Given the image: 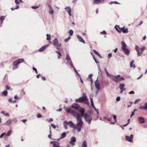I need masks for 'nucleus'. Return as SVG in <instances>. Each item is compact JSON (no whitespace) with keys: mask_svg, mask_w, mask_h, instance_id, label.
<instances>
[{"mask_svg":"<svg viewBox=\"0 0 147 147\" xmlns=\"http://www.w3.org/2000/svg\"><path fill=\"white\" fill-rule=\"evenodd\" d=\"M77 121V124L76 125V127L77 130V132H79L81 131V129L83 124V121L80 115L76 117Z\"/></svg>","mask_w":147,"mask_h":147,"instance_id":"f257e3e1","label":"nucleus"},{"mask_svg":"<svg viewBox=\"0 0 147 147\" xmlns=\"http://www.w3.org/2000/svg\"><path fill=\"white\" fill-rule=\"evenodd\" d=\"M120 76L119 75L116 76L112 75L110 78L112 79L115 82L118 83L119 82L124 80V77H120Z\"/></svg>","mask_w":147,"mask_h":147,"instance_id":"f03ea898","label":"nucleus"},{"mask_svg":"<svg viewBox=\"0 0 147 147\" xmlns=\"http://www.w3.org/2000/svg\"><path fill=\"white\" fill-rule=\"evenodd\" d=\"M24 60L23 59H19L16 60L14 61L13 64V67L12 69H16L18 67V65L24 62Z\"/></svg>","mask_w":147,"mask_h":147,"instance_id":"7ed1b4c3","label":"nucleus"},{"mask_svg":"<svg viewBox=\"0 0 147 147\" xmlns=\"http://www.w3.org/2000/svg\"><path fill=\"white\" fill-rule=\"evenodd\" d=\"M63 108L65 111L70 113V114L75 117L76 118L77 117H78V116H80V115L78 113H77L75 111H71V109L67 108H66L65 107H64Z\"/></svg>","mask_w":147,"mask_h":147,"instance_id":"20e7f679","label":"nucleus"},{"mask_svg":"<svg viewBox=\"0 0 147 147\" xmlns=\"http://www.w3.org/2000/svg\"><path fill=\"white\" fill-rule=\"evenodd\" d=\"M135 49L137 53V55L138 56H140L141 55L143 52L145 50V47H144L140 48L137 45H136Z\"/></svg>","mask_w":147,"mask_h":147,"instance_id":"39448f33","label":"nucleus"},{"mask_svg":"<svg viewBox=\"0 0 147 147\" xmlns=\"http://www.w3.org/2000/svg\"><path fill=\"white\" fill-rule=\"evenodd\" d=\"M84 118L85 121L89 124L90 123L92 118L90 115H88L87 113H85L84 115Z\"/></svg>","mask_w":147,"mask_h":147,"instance_id":"423d86ee","label":"nucleus"},{"mask_svg":"<svg viewBox=\"0 0 147 147\" xmlns=\"http://www.w3.org/2000/svg\"><path fill=\"white\" fill-rule=\"evenodd\" d=\"M66 59L67 61L66 64L69 65L71 67H73V64L71 61L70 57L67 54Z\"/></svg>","mask_w":147,"mask_h":147,"instance_id":"0eeeda50","label":"nucleus"},{"mask_svg":"<svg viewBox=\"0 0 147 147\" xmlns=\"http://www.w3.org/2000/svg\"><path fill=\"white\" fill-rule=\"evenodd\" d=\"M134 135L131 134L130 136H125V138L127 141L131 143H132L133 142V139L134 138Z\"/></svg>","mask_w":147,"mask_h":147,"instance_id":"6e6552de","label":"nucleus"},{"mask_svg":"<svg viewBox=\"0 0 147 147\" xmlns=\"http://www.w3.org/2000/svg\"><path fill=\"white\" fill-rule=\"evenodd\" d=\"M86 96H83L79 98H77L76 100V102H84V100L86 98Z\"/></svg>","mask_w":147,"mask_h":147,"instance_id":"1a4fd4ad","label":"nucleus"},{"mask_svg":"<svg viewBox=\"0 0 147 147\" xmlns=\"http://www.w3.org/2000/svg\"><path fill=\"white\" fill-rule=\"evenodd\" d=\"M67 125H69V127L71 128H74V130L75 129H76V125H75L72 121H69V122H67Z\"/></svg>","mask_w":147,"mask_h":147,"instance_id":"9d476101","label":"nucleus"},{"mask_svg":"<svg viewBox=\"0 0 147 147\" xmlns=\"http://www.w3.org/2000/svg\"><path fill=\"white\" fill-rule=\"evenodd\" d=\"M72 108L75 109L77 110H78L80 108V107L77 104L74 103L71 106Z\"/></svg>","mask_w":147,"mask_h":147,"instance_id":"9b49d317","label":"nucleus"},{"mask_svg":"<svg viewBox=\"0 0 147 147\" xmlns=\"http://www.w3.org/2000/svg\"><path fill=\"white\" fill-rule=\"evenodd\" d=\"M53 45L57 47V49H58V40L57 38H55L53 41Z\"/></svg>","mask_w":147,"mask_h":147,"instance_id":"f8f14e48","label":"nucleus"},{"mask_svg":"<svg viewBox=\"0 0 147 147\" xmlns=\"http://www.w3.org/2000/svg\"><path fill=\"white\" fill-rule=\"evenodd\" d=\"M76 141V139L75 137H72L71 139V141L69 142V143L71 144L72 146L75 145V144L74 143Z\"/></svg>","mask_w":147,"mask_h":147,"instance_id":"ddd939ff","label":"nucleus"},{"mask_svg":"<svg viewBox=\"0 0 147 147\" xmlns=\"http://www.w3.org/2000/svg\"><path fill=\"white\" fill-rule=\"evenodd\" d=\"M79 112H80L81 113V116H84V113L85 112V110L84 108L80 107V108L78 110Z\"/></svg>","mask_w":147,"mask_h":147,"instance_id":"4468645a","label":"nucleus"},{"mask_svg":"<svg viewBox=\"0 0 147 147\" xmlns=\"http://www.w3.org/2000/svg\"><path fill=\"white\" fill-rule=\"evenodd\" d=\"M49 46V45L48 44L45 45L42 47L41 48H40L38 50V51L39 52H41L43 51H44L45 49L48 47Z\"/></svg>","mask_w":147,"mask_h":147,"instance_id":"2eb2a0df","label":"nucleus"},{"mask_svg":"<svg viewBox=\"0 0 147 147\" xmlns=\"http://www.w3.org/2000/svg\"><path fill=\"white\" fill-rule=\"evenodd\" d=\"M95 87L96 89L98 90V91L100 88V85L98 83V78H97V80H96L95 82Z\"/></svg>","mask_w":147,"mask_h":147,"instance_id":"dca6fc26","label":"nucleus"},{"mask_svg":"<svg viewBox=\"0 0 147 147\" xmlns=\"http://www.w3.org/2000/svg\"><path fill=\"white\" fill-rule=\"evenodd\" d=\"M51 143H52L53 144V147H59V144L57 142L54 141L51 142Z\"/></svg>","mask_w":147,"mask_h":147,"instance_id":"f3484780","label":"nucleus"},{"mask_svg":"<svg viewBox=\"0 0 147 147\" xmlns=\"http://www.w3.org/2000/svg\"><path fill=\"white\" fill-rule=\"evenodd\" d=\"M48 7L49 8V12L51 14H53L54 13V11L52 7L50 5H48Z\"/></svg>","mask_w":147,"mask_h":147,"instance_id":"a211bd4d","label":"nucleus"},{"mask_svg":"<svg viewBox=\"0 0 147 147\" xmlns=\"http://www.w3.org/2000/svg\"><path fill=\"white\" fill-rule=\"evenodd\" d=\"M77 37L79 41L83 43L84 44H85V42L84 39L81 36L78 35L77 36Z\"/></svg>","mask_w":147,"mask_h":147,"instance_id":"6ab92c4d","label":"nucleus"},{"mask_svg":"<svg viewBox=\"0 0 147 147\" xmlns=\"http://www.w3.org/2000/svg\"><path fill=\"white\" fill-rule=\"evenodd\" d=\"M121 47L122 50L127 48V45L124 41H122L121 42Z\"/></svg>","mask_w":147,"mask_h":147,"instance_id":"aec40b11","label":"nucleus"},{"mask_svg":"<svg viewBox=\"0 0 147 147\" xmlns=\"http://www.w3.org/2000/svg\"><path fill=\"white\" fill-rule=\"evenodd\" d=\"M138 120L139 123H142L145 122L144 118L142 117H140L138 118Z\"/></svg>","mask_w":147,"mask_h":147,"instance_id":"412c9836","label":"nucleus"},{"mask_svg":"<svg viewBox=\"0 0 147 147\" xmlns=\"http://www.w3.org/2000/svg\"><path fill=\"white\" fill-rule=\"evenodd\" d=\"M124 53L127 55H129L130 54V51L128 49L126 48L122 50Z\"/></svg>","mask_w":147,"mask_h":147,"instance_id":"4be33fe9","label":"nucleus"},{"mask_svg":"<svg viewBox=\"0 0 147 147\" xmlns=\"http://www.w3.org/2000/svg\"><path fill=\"white\" fill-rule=\"evenodd\" d=\"M6 16H1L0 18V21L1 22V24H2L3 23V21L5 20V19Z\"/></svg>","mask_w":147,"mask_h":147,"instance_id":"5701e85b","label":"nucleus"},{"mask_svg":"<svg viewBox=\"0 0 147 147\" xmlns=\"http://www.w3.org/2000/svg\"><path fill=\"white\" fill-rule=\"evenodd\" d=\"M11 123V120L9 119L7 120L5 123V125L8 126L10 125Z\"/></svg>","mask_w":147,"mask_h":147,"instance_id":"b1692460","label":"nucleus"},{"mask_svg":"<svg viewBox=\"0 0 147 147\" xmlns=\"http://www.w3.org/2000/svg\"><path fill=\"white\" fill-rule=\"evenodd\" d=\"M120 29L122 30V32L124 33H127L128 32L127 28H124L123 27L121 28Z\"/></svg>","mask_w":147,"mask_h":147,"instance_id":"393cba45","label":"nucleus"},{"mask_svg":"<svg viewBox=\"0 0 147 147\" xmlns=\"http://www.w3.org/2000/svg\"><path fill=\"white\" fill-rule=\"evenodd\" d=\"M104 0H94L93 1L94 4H98L100 2L104 1Z\"/></svg>","mask_w":147,"mask_h":147,"instance_id":"a878e982","label":"nucleus"},{"mask_svg":"<svg viewBox=\"0 0 147 147\" xmlns=\"http://www.w3.org/2000/svg\"><path fill=\"white\" fill-rule=\"evenodd\" d=\"M67 124H67V121H64V122H63L64 126V128L66 129H67V128H68L67 126V125H68Z\"/></svg>","mask_w":147,"mask_h":147,"instance_id":"bb28decb","label":"nucleus"},{"mask_svg":"<svg viewBox=\"0 0 147 147\" xmlns=\"http://www.w3.org/2000/svg\"><path fill=\"white\" fill-rule=\"evenodd\" d=\"M82 147H87V142L86 140L83 142Z\"/></svg>","mask_w":147,"mask_h":147,"instance_id":"cd10ccee","label":"nucleus"},{"mask_svg":"<svg viewBox=\"0 0 147 147\" xmlns=\"http://www.w3.org/2000/svg\"><path fill=\"white\" fill-rule=\"evenodd\" d=\"M98 75L99 76H102V71L100 69V67L99 66L98 67Z\"/></svg>","mask_w":147,"mask_h":147,"instance_id":"c85d7f7f","label":"nucleus"},{"mask_svg":"<svg viewBox=\"0 0 147 147\" xmlns=\"http://www.w3.org/2000/svg\"><path fill=\"white\" fill-rule=\"evenodd\" d=\"M64 9L68 12L71 10V8L70 7H66L64 8Z\"/></svg>","mask_w":147,"mask_h":147,"instance_id":"c756f323","label":"nucleus"},{"mask_svg":"<svg viewBox=\"0 0 147 147\" xmlns=\"http://www.w3.org/2000/svg\"><path fill=\"white\" fill-rule=\"evenodd\" d=\"M66 134L65 132L63 133L61 135L60 139H63L65 138L66 136Z\"/></svg>","mask_w":147,"mask_h":147,"instance_id":"7c9ffc66","label":"nucleus"},{"mask_svg":"<svg viewBox=\"0 0 147 147\" xmlns=\"http://www.w3.org/2000/svg\"><path fill=\"white\" fill-rule=\"evenodd\" d=\"M47 40L49 41L50 40L51 38V36L50 34H47Z\"/></svg>","mask_w":147,"mask_h":147,"instance_id":"2f4dec72","label":"nucleus"},{"mask_svg":"<svg viewBox=\"0 0 147 147\" xmlns=\"http://www.w3.org/2000/svg\"><path fill=\"white\" fill-rule=\"evenodd\" d=\"M90 99H91V106L92 107H94V106L93 101V98H91Z\"/></svg>","mask_w":147,"mask_h":147,"instance_id":"473e14b6","label":"nucleus"},{"mask_svg":"<svg viewBox=\"0 0 147 147\" xmlns=\"http://www.w3.org/2000/svg\"><path fill=\"white\" fill-rule=\"evenodd\" d=\"M125 86V84H119V87L120 89H121L124 88V87Z\"/></svg>","mask_w":147,"mask_h":147,"instance_id":"72a5a7b5","label":"nucleus"},{"mask_svg":"<svg viewBox=\"0 0 147 147\" xmlns=\"http://www.w3.org/2000/svg\"><path fill=\"white\" fill-rule=\"evenodd\" d=\"M93 52L96 55H98L99 57H101V55L95 50H94Z\"/></svg>","mask_w":147,"mask_h":147,"instance_id":"f704fd0d","label":"nucleus"},{"mask_svg":"<svg viewBox=\"0 0 147 147\" xmlns=\"http://www.w3.org/2000/svg\"><path fill=\"white\" fill-rule=\"evenodd\" d=\"M105 72H106L107 76H108L109 77V78H110L111 77V76L112 75H111L107 71L106 68L105 69Z\"/></svg>","mask_w":147,"mask_h":147,"instance_id":"c9c22d12","label":"nucleus"},{"mask_svg":"<svg viewBox=\"0 0 147 147\" xmlns=\"http://www.w3.org/2000/svg\"><path fill=\"white\" fill-rule=\"evenodd\" d=\"M83 102H84L85 104L86 105H88V104H89V102L88 101V100L87 97L86 98V99H85V100H84Z\"/></svg>","mask_w":147,"mask_h":147,"instance_id":"e433bc0d","label":"nucleus"},{"mask_svg":"<svg viewBox=\"0 0 147 147\" xmlns=\"http://www.w3.org/2000/svg\"><path fill=\"white\" fill-rule=\"evenodd\" d=\"M11 132L12 131L11 130H10L7 132V133L6 134V135L7 136H9L11 135Z\"/></svg>","mask_w":147,"mask_h":147,"instance_id":"4c0bfd02","label":"nucleus"},{"mask_svg":"<svg viewBox=\"0 0 147 147\" xmlns=\"http://www.w3.org/2000/svg\"><path fill=\"white\" fill-rule=\"evenodd\" d=\"M110 4H111L113 3L115 4H119L120 3L116 1H111L109 3Z\"/></svg>","mask_w":147,"mask_h":147,"instance_id":"58836bf2","label":"nucleus"},{"mask_svg":"<svg viewBox=\"0 0 147 147\" xmlns=\"http://www.w3.org/2000/svg\"><path fill=\"white\" fill-rule=\"evenodd\" d=\"M7 92L5 90H4V91L3 93H2V94H3V95L5 96H6L7 95Z\"/></svg>","mask_w":147,"mask_h":147,"instance_id":"ea45409f","label":"nucleus"},{"mask_svg":"<svg viewBox=\"0 0 147 147\" xmlns=\"http://www.w3.org/2000/svg\"><path fill=\"white\" fill-rule=\"evenodd\" d=\"M69 33L70 35H71V36L72 35L73 33V31L72 30H70L69 31Z\"/></svg>","mask_w":147,"mask_h":147,"instance_id":"a19ab883","label":"nucleus"},{"mask_svg":"<svg viewBox=\"0 0 147 147\" xmlns=\"http://www.w3.org/2000/svg\"><path fill=\"white\" fill-rule=\"evenodd\" d=\"M70 38H71V37L69 36L67 38L65 39L64 40L65 41V42H67L70 39Z\"/></svg>","mask_w":147,"mask_h":147,"instance_id":"79ce46f5","label":"nucleus"},{"mask_svg":"<svg viewBox=\"0 0 147 147\" xmlns=\"http://www.w3.org/2000/svg\"><path fill=\"white\" fill-rule=\"evenodd\" d=\"M134 62V60H133L132 61L130 62V67H133V64Z\"/></svg>","mask_w":147,"mask_h":147,"instance_id":"37998d69","label":"nucleus"},{"mask_svg":"<svg viewBox=\"0 0 147 147\" xmlns=\"http://www.w3.org/2000/svg\"><path fill=\"white\" fill-rule=\"evenodd\" d=\"M117 26L119 28H120V27H119V26L116 25L115 27V28L118 31V32H120L121 31L118 29L117 27Z\"/></svg>","mask_w":147,"mask_h":147,"instance_id":"c03bdc74","label":"nucleus"},{"mask_svg":"<svg viewBox=\"0 0 147 147\" xmlns=\"http://www.w3.org/2000/svg\"><path fill=\"white\" fill-rule=\"evenodd\" d=\"M6 135V133H2L1 135H0V138H2L3 137V136Z\"/></svg>","mask_w":147,"mask_h":147,"instance_id":"a18cd8bd","label":"nucleus"},{"mask_svg":"<svg viewBox=\"0 0 147 147\" xmlns=\"http://www.w3.org/2000/svg\"><path fill=\"white\" fill-rule=\"evenodd\" d=\"M140 101V99H136L135 101H134V104H136L137 102H138Z\"/></svg>","mask_w":147,"mask_h":147,"instance_id":"49530a36","label":"nucleus"},{"mask_svg":"<svg viewBox=\"0 0 147 147\" xmlns=\"http://www.w3.org/2000/svg\"><path fill=\"white\" fill-rule=\"evenodd\" d=\"M144 109L145 110L147 109V102L144 104Z\"/></svg>","mask_w":147,"mask_h":147,"instance_id":"de8ad7c7","label":"nucleus"},{"mask_svg":"<svg viewBox=\"0 0 147 147\" xmlns=\"http://www.w3.org/2000/svg\"><path fill=\"white\" fill-rule=\"evenodd\" d=\"M105 119H106L108 121H110L111 119V118L107 117H104Z\"/></svg>","mask_w":147,"mask_h":147,"instance_id":"09e8293b","label":"nucleus"},{"mask_svg":"<svg viewBox=\"0 0 147 147\" xmlns=\"http://www.w3.org/2000/svg\"><path fill=\"white\" fill-rule=\"evenodd\" d=\"M112 56V54L111 53H109L108 54L107 57L108 59H110Z\"/></svg>","mask_w":147,"mask_h":147,"instance_id":"8fccbe9b","label":"nucleus"},{"mask_svg":"<svg viewBox=\"0 0 147 147\" xmlns=\"http://www.w3.org/2000/svg\"><path fill=\"white\" fill-rule=\"evenodd\" d=\"M13 121L14 122V123H16L17 122V119L16 118V117H14L13 119Z\"/></svg>","mask_w":147,"mask_h":147,"instance_id":"3c124183","label":"nucleus"},{"mask_svg":"<svg viewBox=\"0 0 147 147\" xmlns=\"http://www.w3.org/2000/svg\"><path fill=\"white\" fill-rule=\"evenodd\" d=\"M32 69L34 71H35L36 73V74H37L38 73L37 70L36 68L33 67L32 68Z\"/></svg>","mask_w":147,"mask_h":147,"instance_id":"603ef678","label":"nucleus"},{"mask_svg":"<svg viewBox=\"0 0 147 147\" xmlns=\"http://www.w3.org/2000/svg\"><path fill=\"white\" fill-rule=\"evenodd\" d=\"M120 97L119 96H118L116 98V100L117 101H119L120 100Z\"/></svg>","mask_w":147,"mask_h":147,"instance_id":"864d4df0","label":"nucleus"},{"mask_svg":"<svg viewBox=\"0 0 147 147\" xmlns=\"http://www.w3.org/2000/svg\"><path fill=\"white\" fill-rule=\"evenodd\" d=\"M39 7V6H32V7H31V8H32V9H37V8H38Z\"/></svg>","mask_w":147,"mask_h":147,"instance_id":"5fc2aeb1","label":"nucleus"},{"mask_svg":"<svg viewBox=\"0 0 147 147\" xmlns=\"http://www.w3.org/2000/svg\"><path fill=\"white\" fill-rule=\"evenodd\" d=\"M21 93L23 95H25L26 94L24 90H22L21 91Z\"/></svg>","mask_w":147,"mask_h":147,"instance_id":"6e6d98bb","label":"nucleus"},{"mask_svg":"<svg viewBox=\"0 0 147 147\" xmlns=\"http://www.w3.org/2000/svg\"><path fill=\"white\" fill-rule=\"evenodd\" d=\"M100 33L101 34H106V32L105 30H103L101 32H100Z\"/></svg>","mask_w":147,"mask_h":147,"instance_id":"4d7b16f0","label":"nucleus"},{"mask_svg":"<svg viewBox=\"0 0 147 147\" xmlns=\"http://www.w3.org/2000/svg\"><path fill=\"white\" fill-rule=\"evenodd\" d=\"M15 3L16 5H18L20 4L18 0H15Z\"/></svg>","mask_w":147,"mask_h":147,"instance_id":"13d9d810","label":"nucleus"},{"mask_svg":"<svg viewBox=\"0 0 147 147\" xmlns=\"http://www.w3.org/2000/svg\"><path fill=\"white\" fill-rule=\"evenodd\" d=\"M113 117L115 121H116L117 116L115 115H113Z\"/></svg>","mask_w":147,"mask_h":147,"instance_id":"bf43d9fd","label":"nucleus"},{"mask_svg":"<svg viewBox=\"0 0 147 147\" xmlns=\"http://www.w3.org/2000/svg\"><path fill=\"white\" fill-rule=\"evenodd\" d=\"M51 126L54 129H55L56 127L55 125L54 124H51Z\"/></svg>","mask_w":147,"mask_h":147,"instance_id":"052dcab7","label":"nucleus"},{"mask_svg":"<svg viewBox=\"0 0 147 147\" xmlns=\"http://www.w3.org/2000/svg\"><path fill=\"white\" fill-rule=\"evenodd\" d=\"M134 92L133 91H131L129 92V93L130 94H134Z\"/></svg>","mask_w":147,"mask_h":147,"instance_id":"680f3d73","label":"nucleus"},{"mask_svg":"<svg viewBox=\"0 0 147 147\" xmlns=\"http://www.w3.org/2000/svg\"><path fill=\"white\" fill-rule=\"evenodd\" d=\"M8 101L9 102H11V103H12L13 102V100H12V98H10L9 99Z\"/></svg>","mask_w":147,"mask_h":147,"instance_id":"e2e57ef3","label":"nucleus"},{"mask_svg":"<svg viewBox=\"0 0 147 147\" xmlns=\"http://www.w3.org/2000/svg\"><path fill=\"white\" fill-rule=\"evenodd\" d=\"M55 52L57 53L58 55H59L60 56H61V53L60 52L57 51H56Z\"/></svg>","mask_w":147,"mask_h":147,"instance_id":"0e129e2a","label":"nucleus"},{"mask_svg":"<svg viewBox=\"0 0 147 147\" xmlns=\"http://www.w3.org/2000/svg\"><path fill=\"white\" fill-rule=\"evenodd\" d=\"M68 13L69 14V15L70 16H71L72 15L71 14V10L69 11V12H68Z\"/></svg>","mask_w":147,"mask_h":147,"instance_id":"69168bd1","label":"nucleus"},{"mask_svg":"<svg viewBox=\"0 0 147 147\" xmlns=\"http://www.w3.org/2000/svg\"><path fill=\"white\" fill-rule=\"evenodd\" d=\"M68 13L69 14V15L70 16H71L72 15L71 14V10L69 11V12H68Z\"/></svg>","mask_w":147,"mask_h":147,"instance_id":"338daca9","label":"nucleus"},{"mask_svg":"<svg viewBox=\"0 0 147 147\" xmlns=\"http://www.w3.org/2000/svg\"><path fill=\"white\" fill-rule=\"evenodd\" d=\"M92 74H90L88 76V77L91 79L92 78Z\"/></svg>","mask_w":147,"mask_h":147,"instance_id":"774afa93","label":"nucleus"}]
</instances>
